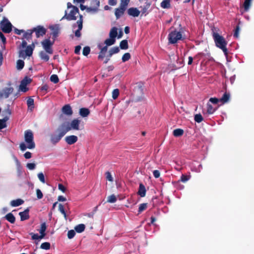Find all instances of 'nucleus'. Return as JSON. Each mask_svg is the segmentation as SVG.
<instances>
[{"label":"nucleus","instance_id":"nucleus-10","mask_svg":"<svg viewBox=\"0 0 254 254\" xmlns=\"http://www.w3.org/2000/svg\"><path fill=\"white\" fill-rule=\"evenodd\" d=\"M0 27L3 32L9 33L11 31L12 25L7 19L4 18L0 23Z\"/></svg>","mask_w":254,"mask_h":254},{"label":"nucleus","instance_id":"nucleus-36","mask_svg":"<svg viewBox=\"0 0 254 254\" xmlns=\"http://www.w3.org/2000/svg\"><path fill=\"white\" fill-rule=\"evenodd\" d=\"M252 0H245L244 3V6L246 11L248 10V9L250 8L251 5Z\"/></svg>","mask_w":254,"mask_h":254},{"label":"nucleus","instance_id":"nucleus-6","mask_svg":"<svg viewBox=\"0 0 254 254\" xmlns=\"http://www.w3.org/2000/svg\"><path fill=\"white\" fill-rule=\"evenodd\" d=\"M13 91V88L8 82L0 90V99L7 98Z\"/></svg>","mask_w":254,"mask_h":254},{"label":"nucleus","instance_id":"nucleus-57","mask_svg":"<svg viewBox=\"0 0 254 254\" xmlns=\"http://www.w3.org/2000/svg\"><path fill=\"white\" fill-rule=\"evenodd\" d=\"M209 101L213 104H217L219 101H220V100L216 98H211L209 99Z\"/></svg>","mask_w":254,"mask_h":254},{"label":"nucleus","instance_id":"nucleus-9","mask_svg":"<svg viewBox=\"0 0 254 254\" xmlns=\"http://www.w3.org/2000/svg\"><path fill=\"white\" fill-rule=\"evenodd\" d=\"M33 47L29 46L25 50H20L19 57L23 59H25L26 57H30L32 55L34 45H33Z\"/></svg>","mask_w":254,"mask_h":254},{"label":"nucleus","instance_id":"nucleus-52","mask_svg":"<svg viewBox=\"0 0 254 254\" xmlns=\"http://www.w3.org/2000/svg\"><path fill=\"white\" fill-rule=\"evenodd\" d=\"M36 194L38 199H41L43 196L42 191L39 189L36 190Z\"/></svg>","mask_w":254,"mask_h":254},{"label":"nucleus","instance_id":"nucleus-26","mask_svg":"<svg viewBox=\"0 0 254 254\" xmlns=\"http://www.w3.org/2000/svg\"><path fill=\"white\" fill-rule=\"evenodd\" d=\"M85 228V225L83 224H80L76 226L74 229L77 233H81L84 231Z\"/></svg>","mask_w":254,"mask_h":254},{"label":"nucleus","instance_id":"nucleus-39","mask_svg":"<svg viewBox=\"0 0 254 254\" xmlns=\"http://www.w3.org/2000/svg\"><path fill=\"white\" fill-rule=\"evenodd\" d=\"M8 118L5 117L2 120H0V129H2L6 127V122L7 121Z\"/></svg>","mask_w":254,"mask_h":254},{"label":"nucleus","instance_id":"nucleus-47","mask_svg":"<svg viewBox=\"0 0 254 254\" xmlns=\"http://www.w3.org/2000/svg\"><path fill=\"white\" fill-rule=\"evenodd\" d=\"M50 80L52 82L56 83L59 81V78L56 74H53L50 77Z\"/></svg>","mask_w":254,"mask_h":254},{"label":"nucleus","instance_id":"nucleus-55","mask_svg":"<svg viewBox=\"0 0 254 254\" xmlns=\"http://www.w3.org/2000/svg\"><path fill=\"white\" fill-rule=\"evenodd\" d=\"M31 235H32V239L33 240H37V239H42L43 238H41L40 235L39 236L37 234H33L31 233Z\"/></svg>","mask_w":254,"mask_h":254},{"label":"nucleus","instance_id":"nucleus-54","mask_svg":"<svg viewBox=\"0 0 254 254\" xmlns=\"http://www.w3.org/2000/svg\"><path fill=\"white\" fill-rule=\"evenodd\" d=\"M26 167L31 170H34L36 167V164L35 163H28L27 164Z\"/></svg>","mask_w":254,"mask_h":254},{"label":"nucleus","instance_id":"nucleus-37","mask_svg":"<svg viewBox=\"0 0 254 254\" xmlns=\"http://www.w3.org/2000/svg\"><path fill=\"white\" fill-rule=\"evenodd\" d=\"M120 47L122 49H127L128 48V44L127 40H124L121 42Z\"/></svg>","mask_w":254,"mask_h":254},{"label":"nucleus","instance_id":"nucleus-24","mask_svg":"<svg viewBox=\"0 0 254 254\" xmlns=\"http://www.w3.org/2000/svg\"><path fill=\"white\" fill-rule=\"evenodd\" d=\"M138 193L141 197H144L145 195V193H146L145 188L142 184H140L139 185V189Z\"/></svg>","mask_w":254,"mask_h":254},{"label":"nucleus","instance_id":"nucleus-8","mask_svg":"<svg viewBox=\"0 0 254 254\" xmlns=\"http://www.w3.org/2000/svg\"><path fill=\"white\" fill-rule=\"evenodd\" d=\"M33 31L35 32L37 37H39L45 34L46 30L43 26H38L35 28L32 31L26 33L25 34L24 37L26 38L30 37Z\"/></svg>","mask_w":254,"mask_h":254},{"label":"nucleus","instance_id":"nucleus-2","mask_svg":"<svg viewBox=\"0 0 254 254\" xmlns=\"http://www.w3.org/2000/svg\"><path fill=\"white\" fill-rule=\"evenodd\" d=\"M24 140L25 143L22 142L20 144V148L22 151H24L27 148L31 149L35 148V144L33 140V134L31 130L25 131Z\"/></svg>","mask_w":254,"mask_h":254},{"label":"nucleus","instance_id":"nucleus-60","mask_svg":"<svg viewBox=\"0 0 254 254\" xmlns=\"http://www.w3.org/2000/svg\"><path fill=\"white\" fill-rule=\"evenodd\" d=\"M153 175L156 178H158L160 176V172L158 170H154L153 171Z\"/></svg>","mask_w":254,"mask_h":254},{"label":"nucleus","instance_id":"nucleus-7","mask_svg":"<svg viewBox=\"0 0 254 254\" xmlns=\"http://www.w3.org/2000/svg\"><path fill=\"white\" fill-rule=\"evenodd\" d=\"M182 38V33L177 30L171 32L168 35L169 42L171 44H175Z\"/></svg>","mask_w":254,"mask_h":254},{"label":"nucleus","instance_id":"nucleus-1","mask_svg":"<svg viewBox=\"0 0 254 254\" xmlns=\"http://www.w3.org/2000/svg\"><path fill=\"white\" fill-rule=\"evenodd\" d=\"M79 16V19L76 23L73 24V28H75L76 26L78 29L75 31V36L80 37L81 36L80 31L82 28L83 19L82 16L79 13V10L77 7L73 5L70 2L67 3V10L65 11L64 15L62 17V20L66 19L68 20H74Z\"/></svg>","mask_w":254,"mask_h":254},{"label":"nucleus","instance_id":"nucleus-51","mask_svg":"<svg viewBox=\"0 0 254 254\" xmlns=\"http://www.w3.org/2000/svg\"><path fill=\"white\" fill-rule=\"evenodd\" d=\"M75 235V232L74 230H71L68 232L67 237L69 239H72Z\"/></svg>","mask_w":254,"mask_h":254},{"label":"nucleus","instance_id":"nucleus-19","mask_svg":"<svg viewBox=\"0 0 254 254\" xmlns=\"http://www.w3.org/2000/svg\"><path fill=\"white\" fill-rule=\"evenodd\" d=\"M63 112L68 116H71L72 114V111L70 106L68 105L64 106L62 109Z\"/></svg>","mask_w":254,"mask_h":254},{"label":"nucleus","instance_id":"nucleus-46","mask_svg":"<svg viewBox=\"0 0 254 254\" xmlns=\"http://www.w3.org/2000/svg\"><path fill=\"white\" fill-rule=\"evenodd\" d=\"M98 47L99 48V49L100 50V52H101L102 53H104V54H106L107 51V49H108V48L107 46V45L104 47H103L101 45V44H99L98 45Z\"/></svg>","mask_w":254,"mask_h":254},{"label":"nucleus","instance_id":"nucleus-17","mask_svg":"<svg viewBox=\"0 0 254 254\" xmlns=\"http://www.w3.org/2000/svg\"><path fill=\"white\" fill-rule=\"evenodd\" d=\"M49 28L52 30V34L53 35V36L55 37H57L59 32V31H60L59 25H51L49 27Z\"/></svg>","mask_w":254,"mask_h":254},{"label":"nucleus","instance_id":"nucleus-62","mask_svg":"<svg viewBox=\"0 0 254 254\" xmlns=\"http://www.w3.org/2000/svg\"><path fill=\"white\" fill-rule=\"evenodd\" d=\"M108 3L110 5L114 6L116 5L117 1V0H109Z\"/></svg>","mask_w":254,"mask_h":254},{"label":"nucleus","instance_id":"nucleus-61","mask_svg":"<svg viewBox=\"0 0 254 254\" xmlns=\"http://www.w3.org/2000/svg\"><path fill=\"white\" fill-rule=\"evenodd\" d=\"M239 30H240L239 27L238 26H237L236 29L235 33L234 34V36L236 38H238V37H239Z\"/></svg>","mask_w":254,"mask_h":254},{"label":"nucleus","instance_id":"nucleus-29","mask_svg":"<svg viewBox=\"0 0 254 254\" xmlns=\"http://www.w3.org/2000/svg\"><path fill=\"white\" fill-rule=\"evenodd\" d=\"M184 133V130L180 128L176 129L173 131V135L176 137L182 136Z\"/></svg>","mask_w":254,"mask_h":254},{"label":"nucleus","instance_id":"nucleus-42","mask_svg":"<svg viewBox=\"0 0 254 254\" xmlns=\"http://www.w3.org/2000/svg\"><path fill=\"white\" fill-rule=\"evenodd\" d=\"M37 176L41 182L43 184L45 183V176L42 172L39 173Z\"/></svg>","mask_w":254,"mask_h":254},{"label":"nucleus","instance_id":"nucleus-64","mask_svg":"<svg viewBox=\"0 0 254 254\" xmlns=\"http://www.w3.org/2000/svg\"><path fill=\"white\" fill-rule=\"evenodd\" d=\"M24 157L26 159H29L31 157V153L30 152H26L24 155Z\"/></svg>","mask_w":254,"mask_h":254},{"label":"nucleus","instance_id":"nucleus-34","mask_svg":"<svg viewBox=\"0 0 254 254\" xmlns=\"http://www.w3.org/2000/svg\"><path fill=\"white\" fill-rule=\"evenodd\" d=\"M215 111V109L212 107V106L209 104H207V113L209 114H213Z\"/></svg>","mask_w":254,"mask_h":254},{"label":"nucleus","instance_id":"nucleus-41","mask_svg":"<svg viewBox=\"0 0 254 254\" xmlns=\"http://www.w3.org/2000/svg\"><path fill=\"white\" fill-rule=\"evenodd\" d=\"M50 244L49 242H45L41 245L40 248L44 250H49L50 249Z\"/></svg>","mask_w":254,"mask_h":254},{"label":"nucleus","instance_id":"nucleus-38","mask_svg":"<svg viewBox=\"0 0 254 254\" xmlns=\"http://www.w3.org/2000/svg\"><path fill=\"white\" fill-rule=\"evenodd\" d=\"M24 65V62L21 60L17 61L16 63V67L18 69H21Z\"/></svg>","mask_w":254,"mask_h":254},{"label":"nucleus","instance_id":"nucleus-18","mask_svg":"<svg viewBox=\"0 0 254 254\" xmlns=\"http://www.w3.org/2000/svg\"><path fill=\"white\" fill-rule=\"evenodd\" d=\"M29 211V209L27 208L26 210H25L24 211L19 212V215L20 216L21 221H24V220H27L29 218V213H28Z\"/></svg>","mask_w":254,"mask_h":254},{"label":"nucleus","instance_id":"nucleus-63","mask_svg":"<svg viewBox=\"0 0 254 254\" xmlns=\"http://www.w3.org/2000/svg\"><path fill=\"white\" fill-rule=\"evenodd\" d=\"M58 200L59 201H65L66 200V199L65 197H64L62 195H60L58 196Z\"/></svg>","mask_w":254,"mask_h":254},{"label":"nucleus","instance_id":"nucleus-59","mask_svg":"<svg viewBox=\"0 0 254 254\" xmlns=\"http://www.w3.org/2000/svg\"><path fill=\"white\" fill-rule=\"evenodd\" d=\"M59 210L62 214L65 212L64 207L62 204L59 205Z\"/></svg>","mask_w":254,"mask_h":254},{"label":"nucleus","instance_id":"nucleus-43","mask_svg":"<svg viewBox=\"0 0 254 254\" xmlns=\"http://www.w3.org/2000/svg\"><path fill=\"white\" fill-rule=\"evenodd\" d=\"M130 1V0H121L120 6L124 7L127 8L128 4Z\"/></svg>","mask_w":254,"mask_h":254},{"label":"nucleus","instance_id":"nucleus-4","mask_svg":"<svg viewBox=\"0 0 254 254\" xmlns=\"http://www.w3.org/2000/svg\"><path fill=\"white\" fill-rule=\"evenodd\" d=\"M81 120L78 119H74L71 121L70 123H64L62 125V126L66 131H68L71 130H78L80 129V124Z\"/></svg>","mask_w":254,"mask_h":254},{"label":"nucleus","instance_id":"nucleus-30","mask_svg":"<svg viewBox=\"0 0 254 254\" xmlns=\"http://www.w3.org/2000/svg\"><path fill=\"white\" fill-rule=\"evenodd\" d=\"M115 41V39L110 37V38L107 39L105 41V44L107 45V46H110L114 44Z\"/></svg>","mask_w":254,"mask_h":254},{"label":"nucleus","instance_id":"nucleus-22","mask_svg":"<svg viewBox=\"0 0 254 254\" xmlns=\"http://www.w3.org/2000/svg\"><path fill=\"white\" fill-rule=\"evenodd\" d=\"M90 113L89 110L87 108H81L79 110V114L82 117H87Z\"/></svg>","mask_w":254,"mask_h":254},{"label":"nucleus","instance_id":"nucleus-21","mask_svg":"<svg viewBox=\"0 0 254 254\" xmlns=\"http://www.w3.org/2000/svg\"><path fill=\"white\" fill-rule=\"evenodd\" d=\"M24 201L21 199H17L15 200H13L10 202V205L13 207L18 206L22 204H23Z\"/></svg>","mask_w":254,"mask_h":254},{"label":"nucleus","instance_id":"nucleus-32","mask_svg":"<svg viewBox=\"0 0 254 254\" xmlns=\"http://www.w3.org/2000/svg\"><path fill=\"white\" fill-rule=\"evenodd\" d=\"M40 57L41 59L45 61H48L49 60V56L44 52L41 51L39 54Z\"/></svg>","mask_w":254,"mask_h":254},{"label":"nucleus","instance_id":"nucleus-20","mask_svg":"<svg viewBox=\"0 0 254 254\" xmlns=\"http://www.w3.org/2000/svg\"><path fill=\"white\" fill-rule=\"evenodd\" d=\"M47 229V226L45 223H43L41 225L40 229H39V231L40 234V237L41 238H44L46 236L45 231Z\"/></svg>","mask_w":254,"mask_h":254},{"label":"nucleus","instance_id":"nucleus-33","mask_svg":"<svg viewBox=\"0 0 254 254\" xmlns=\"http://www.w3.org/2000/svg\"><path fill=\"white\" fill-rule=\"evenodd\" d=\"M161 6L164 8H167L170 7V0H164L161 3Z\"/></svg>","mask_w":254,"mask_h":254},{"label":"nucleus","instance_id":"nucleus-28","mask_svg":"<svg viewBox=\"0 0 254 254\" xmlns=\"http://www.w3.org/2000/svg\"><path fill=\"white\" fill-rule=\"evenodd\" d=\"M27 104L28 109L32 111L34 108V100L31 98H28L27 101Z\"/></svg>","mask_w":254,"mask_h":254},{"label":"nucleus","instance_id":"nucleus-13","mask_svg":"<svg viewBox=\"0 0 254 254\" xmlns=\"http://www.w3.org/2000/svg\"><path fill=\"white\" fill-rule=\"evenodd\" d=\"M99 5V0H92L91 1V6L87 7V11L88 12H95L97 11Z\"/></svg>","mask_w":254,"mask_h":254},{"label":"nucleus","instance_id":"nucleus-14","mask_svg":"<svg viewBox=\"0 0 254 254\" xmlns=\"http://www.w3.org/2000/svg\"><path fill=\"white\" fill-rule=\"evenodd\" d=\"M64 139L67 144L71 145L77 142L78 138L75 135H71L66 136Z\"/></svg>","mask_w":254,"mask_h":254},{"label":"nucleus","instance_id":"nucleus-25","mask_svg":"<svg viewBox=\"0 0 254 254\" xmlns=\"http://www.w3.org/2000/svg\"><path fill=\"white\" fill-rule=\"evenodd\" d=\"M118 34V29L116 27H113L110 32V37L114 38L117 37Z\"/></svg>","mask_w":254,"mask_h":254},{"label":"nucleus","instance_id":"nucleus-12","mask_svg":"<svg viewBox=\"0 0 254 254\" xmlns=\"http://www.w3.org/2000/svg\"><path fill=\"white\" fill-rule=\"evenodd\" d=\"M31 81L30 78L25 77L24 78L21 82L19 89L20 90L24 92H26L28 90V88H27V85L29 84Z\"/></svg>","mask_w":254,"mask_h":254},{"label":"nucleus","instance_id":"nucleus-56","mask_svg":"<svg viewBox=\"0 0 254 254\" xmlns=\"http://www.w3.org/2000/svg\"><path fill=\"white\" fill-rule=\"evenodd\" d=\"M190 179V177L185 176V175H182L181 176V180L183 182H186Z\"/></svg>","mask_w":254,"mask_h":254},{"label":"nucleus","instance_id":"nucleus-15","mask_svg":"<svg viewBox=\"0 0 254 254\" xmlns=\"http://www.w3.org/2000/svg\"><path fill=\"white\" fill-rule=\"evenodd\" d=\"M127 9V8L122 7L120 5V7L115 9V14L117 19L119 18L122 15H123L125 11Z\"/></svg>","mask_w":254,"mask_h":254},{"label":"nucleus","instance_id":"nucleus-16","mask_svg":"<svg viewBox=\"0 0 254 254\" xmlns=\"http://www.w3.org/2000/svg\"><path fill=\"white\" fill-rule=\"evenodd\" d=\"M140 13V11L136 8L134 7L129 8L127 10V13L128 14V15L133 17H137L138 16H139Z\"/></svg>","mask_w":254,"mask_h":254},{"label":"nucleus","instance_id":"nucleus-23","mask_svg":"<svg viewBox=\"0 0 254 254\" xmlns=\"http://www.w3.org/2000/svg\"><path fill=\"white\" fill-rule=\"evenodd\" d=\"M230 97V95L228 93H225L222 97L220 99V101L223 104L227 103L229 101Z\"/></svg>","mask_w":254,"mask_h":254},{"label":"nucleus","instance_id":"nucleus-11","mask_svg":"<svg viewBox=\"0 0 254 254\" xmlns=\"http://www.w3.org/2000/svg\"><path fill=\"white\" fill-rule=\"evenodd\" d=\"M54 42L51 41L50 39H45L42 42V45L46 52L50 54L53 53V50L51 48L53 45Z\"/></svg>","mask_w":254,"mask_h":254},{"label":"nucleus","instance_id":"nucleus-45","mask_svg":"<svg viewBox=\"0 0 254 254\" xmlns=\"http://www.w3.org/2000/svg\"><path fill=\"white\" fill-rule=\"evenodd\" d=\"M147 203H141L139 205V208H138V212L139 213L141 212L143 210L146 209L147 208Z\"/></svg>","mask_w":254,"mask_h":254},{"label":"nucleus","instance_id":"nucleus-53","mask_svg":"<svg viewBox=\"0 0 254 254\" xmlns=\"http://www.w3.org/2000/svg\"><path fill=\"white\" fill-rule=\"evenodd\" d=\"M106 179L110 182H113V178L109 172L106 173Z\"/></svg>","mask_w":254,"mask_h":254},{"label":"nucleus","instance_id":"nucleus-48","mask_svg":"<svg viewBox=\"0 0 254 254\" xmlns=\"http://www.w3.org/2000/svg\"><path fill=\"white\" fill-rule=\"evenodd\" d=\"M48 88V86L46 84H45L42 86L39 89L42 93L45 94L47 93Z\"/></svg>","mask_w":254,"mask_h":254},{"label":"nucleus","instance_id":"nucleus-58","mask_svg":"<svg viewBox=\"0 0 254 254\" xmlns=\"http://www.w3.org/2000/svg\"><path fill=\"white\" fill-rule=\"evenodd\" d=\"M59 189L62 191L64 192L66 191V188L62 184H60L58 185Z\"/></svg>","mask_w":254,"mask_h":254},{"label":"nucleus","instance_id":"nucleus-31","mask_svg":"<svg viewBox=\"0 0 254 254\" xmlns=\"http://www.w3.org/2000/svg\"><path fill=\"white\" fill-rule=\"evenodd\" d=\"M117 200V196L115 194H112L107 197V202L108 203H114Z\"/></svg>","mask_w":254,"mask_h":254},{"label":"nucleus","instance_id":"nucleus-44","mask_svg":"<svg viewBox=\"0 0 254 254\" xmlns=\"http://www.w3.org/2000/svg\"><path fill=\"white\" fill-rule=\"evenodd\" d=\"M203 119L202 116L200 114H196L194 116V120L195 122H196L197 123H200L201 122H202L203 121Z\"/></svg>","mask_w":254,"mask_h":254},{"label":"nucleus","instance_id":"nucleus-3","mask_svg":"<svg viewBox=\"0 0 254 254\" xmlns=\"http://www.w3.org/2000/svg\"><path fill=\"white\" fill-rule=\"evenodd\" d=\"M212 36L215 43L216 46L221 49L224 52L225 56H227V49L226 48V45L227 42L225 39L221 35H220L217 32L213 30Z\"/></svg>","mask_w":254,"mask_h":254},{"label":"nucleus","instance_id":"nucleus-50","mask_svg":"<svg viewBox=\"0 0 254 254\" xmlns=\"http://www.w3.org/2000/svg\"><path fill=\"white\" fill-rule=\"evenodd\" d=\"M90 52V49L89 47H85L83 48V55L86 56H87Z\"/></svg>","mask_w":254,"mask_h":254},{"label":"nucleus","instance_id":"nucleus-27","mask_svg":"<svg viewBox=\"0 0 254 254\" xmlns=\"http://www.w3.org/2000/svg\"><path fill=\"white\" fill-rule=\"evenodd\" d=\"M5 218L7 221H8L11 223H13L15 222V217L11 213H8L5 216Z\"/></svg>","mask_w":254,"mask_h":254},{"label":"nucleus","instance_id":"nucleus-5","mask_svg":"<svg viewBox=\"0 0 254 254\" xmlns=\"http://www.w3.org/2000/svg\"><path fill=\"white\" fill-rule=\"evenodd\" d=\"M66 133L61 125L55 132L51 135V141L53 144L58 143Z\"/></svg>","mask_w":254,"mask_h":254},{"label":"nucleus","instance_id":"nucleus-49","mask_svg":"<svg viewBox=\"0 0 254 254\" xmlns=\"http://www.w3.org/2000/svg\"><path fill=\"white\" fill-rule=\"evenodd\" d=\"M130 58V55L129 53H127L125 54L122 57V61L123 62H125L129 60Z\"/></svg>","mask_w":254,"mask_h":254},{"label":"nucleus","instance_id":"nucleus-35","mask_svg":"<svg viewBox=\"0 0 254 254\" xmlns=\"http://www.w3.org/2000/svg\"><path fill=\"white\" fill-rule=\"evenodd\" d=\"M119 48L117 47H114L110 49L109 51V58H110L113 54L118 53L119 52Z\"/></svg>","mask_w":254,"mask_h":254},{"label":"nucleus","instance_id":"nucleus-40","mask_svg":"<svg viewBox=\"0 0 254 254\" xmlns=\"http://www.w3.org/2000/svg\"><path fill=\"white\" fill-rule=\"evenodd\" d=\"M119 93L120 92L118 89H115L113 90L112 93V96L113 99L114 100L116 99L119 95Z\"/></svg>","mask_w":254,"mask_h":254}]
</instances>
